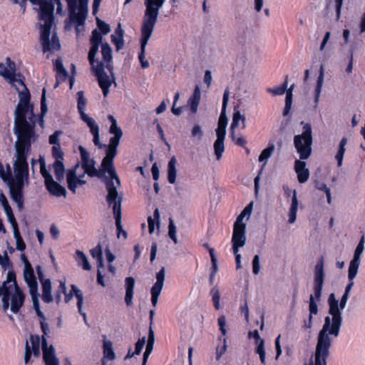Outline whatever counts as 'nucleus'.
Returning <instances> with one entry per match:
<instances>
[{
  "label": "nucleus",
  "instance_id": "f257e3e1",
  "mask_svg": "<svg viewBox=\"0 0 365 365\" xmlns=\"http://www.w3.org/2000/svg\"><path fill=\"white\" fill-rule=\"evenodd\" d=\"M327 302L328 313L331 317H325L322 329L318 334L315 350L316 365H327L331 346L330 336L338 337L343 324L342 312L338 309V299H336L334 293L329 294Z\"/></svg>",
  "mask_w": 365,
  "mask_h": 365
},
{
  "label": "nucleus",
  "instance_id": "f03ea898",
  "mask_svg": "<svg viewBox=\"0 0 365 365\" xmlns=\"http://www.w3.org/2000/svg\"><path fill=\"white\" fill-rule=\"evenodd\" d=\"M36 140H19L15 143L16 160L14 163L15 177L9 176V187L11 197L16 202L18 208L24 207V181L29 180V163L27 157L31 150V145Z\"/></svg>",
  "mask_w": 365,
  "mask_h": 365
},
{
  "label": "nucleus",
  "instance_id": "7ed1b4c3",
  "mask_svg": "<svg viewBox=\"0 0 365 365\" xmlns=\"http://www.w3.org/2000/svg\"><path fill=\"white\" fill-rule=\"evenodd\" d=\"M46 90H42L41 98V113H34V105L18 103L14 111V133L17 139L37 140L36 123L38 120L41 125L44 123L43 117L48 111L46 97Z\"/></svg>",
  "mask_w": 365,
  "mask_h": 365
},
{
  "label": "nucleus",
  "instance_id": "20e7f679",
  "mask_svg": "<svg viewBox=\"0 0 365 365\" xmlns=\"http://www.w3.org/2000/svg\"><path fill=\"white\" fill-rule=\"evenodd\" d=\"M303 125L302 134L294 136V145L299 155V160L294 162V170L297 175V180L299 183H305L309 177V170L306 168L305 160H307L312 151L313 143L312 129L309 123L301 122Z\"/></svg>",
  "mask_w": 365,
  "mask_h": 365
},
{
  "label": "nucleus",
  "instance_id": "39448f33",
  "mask_svg": "<svg viewBox=\"0 0 365 365\" xmlns=\"http://www.w3.org/2000/svg\"><path fill=\"white\" fill-rule=\"evenodd\" d=\"M325 279V272H324V257H321L317 261L314 269V284H313V290L314 295L311 294L309 296V321L307 324L305 322L304 327L307 329H310L312 326V318L313 315H316L318 313V305L317 302L321 301V297L322 294L323 287L324 284Z\"/></svg>",
  "mask_w": 365,
  "mask_h": 365
},
{
  "label": "nucleus",
  "instance_id": "423d86ee",
  "mask_svg": "<svg viewBox=\"0 0 365 365\" xmlns=\"http://www.w3.org/2000/svg\"><path fill=\"white\" fill-rule=\"evenodd\" d=\"M229 94V88H227L223 94L222 111L218 120L217 128L215 130L217 139L214 143L213 147L214 153L217 160L222 158L225 151L224 141L226 135V127L228 123L225 112L228 103Z\"/></svg>",
  "mask_w": 365,
  "mask_h": 365
},
{
  "label": "nucleus",
  "instance_id": "0eeeda50",
  "mask_svg": "<svg viewBox=\"0 0 365 365\" xmlns=\"http://www.w3.org/2000/svg\"><path fill=\"white\" fill-rule=\"evenodd\" d=\"M107 191L106 201L108 205L112 207L113 214L115 221L117 236L120 237V234H122L123 237L126 239L128 234L126 231L123 229L121 224L123 197L118 195L116 187L111 182L107 183Z\"/></svg>",
  "mask_w": 365,
  "mask_h": 365
},
{
  "label": "nucleus",
  "instance_id": "6e6552de",
  "mask_svg": "<svg viewBox=\"0 0 365 365\" xmlns=\"http://www.w3.org/2000/svg\"><path fill=\"white\" fill-rule=\"evenodd\" d=\"M77 108L80 114L81 119L87 124L90 128V132L93 136V142L94 145L98 148H101V145L99 138V126L95 121V120L90 117L85 113V110L87 105V100L84 96V93L82 91L77 92Z\"/></svg>",
  "mask_w": 365,
  "mask_h": 365
},
{
  "label": "nucleus",
  "instance_id": "1a4fd4ad",
  "mask_svg": "<svg viewBox=\"0 0 365 365\" xmlns=\"http://www.w3.org/2000/svg\"><path fill=\"white\" fill-rule=\"evenodd\" d=\"M40 27V42L42 46L43 52H53L61 49V43L56 32L51 35L52 26L53 24H39Z\"/></svg>",
  "mask_w": 365,
  "mask_h": 365
},
{
  "label": "nucleus",
  "instance_id": "9d476101",
  "mask_svg": "<svg viewBox=\"0 0 365 365\" xmlns=\"http://www.w3.org/2000/svg\"><path fill=\"white\" fill-rule=\"evenodd\" d=\"M0 75L9 80V83L13 86H15V83H17L20 86H22L24 88L22 91H19V101L18 103L34 105L31 103V94L24 83V77L20 73H14L10 72L8 68H5L4 72H0Z\"/></svg>",
  "mask_w": 365,
  "mask_h": 365
},
{
  "label": "nucleus",
  "instance_id": "9b49d317",
  "mask_svg": "<svg viewBox=\"0 0 365 365\" xmlns=\"http://www.w3.org/2000/svg\"><path fill=\"white\" fill-rule=\"evenodd\" d=\"M96 65L92 66L93 73L97 78L99 87L101 88L103 96L106 98L109 93V89L112 83H115V78L112 75V78L105 72V65L102 61H96Z\"/></svg>",
  "mask_w": 365,
  "mask_h": 365
},
{
  "label": "nucleus",
  "instance_id": "f8f14e48",
  "mask_svg": "<svg viewBox=\"0 0 365 365\" xmlns=\"http://www.w3.org/2000/svg\"><path fill=\"white\" fill-rule=\"evenodd\" d=\"M78 149L81 154V166L84 170V173L91 178L98 177L102 178L103 171H99L96 168V161L90 158L89 153L81 145L79 146Z\"/></svg>",
  "mask_w": 365,
  "mask_h": 365
},
{
  "label": "nucleus",
  "instance_id": "ddd939ff",
  "mask_svg": "<svg viewBox=\"0 0 365 365\" xmlns=\"http://www.w3.org/2000/svg\"><path fill=\"white\" fill-rule=\"evenodd\" d=\"M51 153L55 161L52 165L56 178L58 181L62 182L64 179L65 175V165L64 153L61 150V145L58 146H53L51 148Z\"/></svg>",
  "mask_w": 365,
  "mask_h": 365
},
{
  "label": "nucleus",
  "instance_id": "4468645a",
  "mask_svg": "<svg viewBox=\"0 0 365 365\" xmlns=\"http://www.w3.org/2000/svg\"><path fill=\"white\" fill-rule=\"evenodd\" d=\"M237 41L241 44V49L245 54L256 53L258 52V46L250 31L240 33Z\"/></svg>",
  "mask_w": 365,
  "mask_h": 365
},
{
  "label": "nucleus",
  "instance_id": "2eb2a0df",
  "mask_svg": "<svg viewBox=\"0 0 365 365\" xmlns=\"http://www.w3.org/2000/svg\"><path fill=\"white\" fill-rule=\"evenodd\" d=\"M113 160L114 159L104 157L101 163V170H99V171H103V177L104 176L106 172H107L109 175V179L108 178H104V182L106 184V188L107 183H108V182H111L114 185L113 180L116 181L118 185L120 184V179L114 167Z\"/></svg>",
  "mask_w": 365,
  "mask_h": 365
},
{
  "label": "nucleus",
  "instance_id": "dca6fc26",
  "mask_svg": "<svg viewBox=\"0 0 365 365\" xmlns=\"http://www.w3.org/2000/svg\"><path fill=\"white\" fill-rule=\"evenodd\" d=\"M165 0H145V5L146 20L143 23H155L159 9L164 4Z\"/></svg>",
  "mask_w": 365,
  "mask_h": 365
},
{
  "label": "nucleus",
  "instance_id": "f3484780",
  "mask_svg": "<svg viewBox=\"0 0 365 365\" xmlns=\"http://www.w3.org/2000/svg\"><path fill=\"white\" fill-rule=\"evenodd\" d=\"M36 270L38 274V277L42 284V300L45 303H50L53 301V297L51 295V282L49 279L44 278V274L41 266H36Z\"/></svg>",
  "mask_w": 365,
  "mask_h": 365
},
{
  "label": "nucleus",
  "instance_id": "a211bd4d",
  "mask_svg": "<svg viewBox=\"0 0 365 365\" xmlns=\"http://www.w3.org/2000/svg\"><path fill=\"white\" fill-rule=\"evenodd\" d=\"M79 167L78 164L75 165L71 168L68 169L66 171V181L68 184V188L73 193L76 192V188L78 186H81L86 184V181L81 178H78L76 171Z\"/></svg>",
  "mask_w": 365,
  "mask_h": 365
},
{
  "label": "nucleus",
  "instance_id": "6ab92c4d",
  "mask_svg": "<svg viewBox=\"0 0 365 365\" xmlns=\"http://www.w3.org/2000/svg\"><path fill=\"white\" fill-rule=\"evenodd\" d=\"M165 269L164 267H163L156 274V282L153 284V286L151 288L150 293H151V303L153 307H155L158 300V297L160 294V292L162 291L164 281H165Z\"/></svg>",
  "mask_w": 365,
  "mask_h": 365
},
{
  "label": "nucleus",
  "instance_id": "aec40b11",
  "mask_svg": "<svg viewBox=\"0 0 365 365\" xmlns=\"http://www.w3.org/2000/svg\"><path fill=\"white\" fill-rule=\"evenodd\" d=\"M39 3L33 4L40 6V16L46 20L44 23H53V11L56 2L48 0H40Z\"/></svg>",
  "mask_w": 365,
  "mask_h": 365
},
{
  "label": "nucleus",
  "instance_id": "412c9836",
  "mask_svg": "<svg viewBox=\"0 0 365 365\" xmlns=\"http://www.w3.org/2000/svg\"><path fill=\"white\" fill-rule=\"evenodd\" d=\"M102 41V34L98 31L97 29H94L92 31V36L91 38V46L88 52V61L91 66H93V63L96 62V56L98 51L99 46Z\"/></svg>",
  "mask_w": 365,
  "mask_h": 365
},
{
  "label": "nucleus",
  "instance_id": "4be33fe9",
  "mask_svg": "<svg viewBox=\"0 0 365 365\" xmlns=\"http://www.w3.org/2000/svg\"><path fill=\"white\" fill-rule=\"evenodd\" d=\"M246 240V226L233 227L232 237V250L236 252L240 247L245 246Z\"/></svg>",
  "mask_w": 365,
  "mask_h": 365
},
{
  "label": "nucleus",
  "instance_id": "5701e85b",
  "mask_svg": "<svg viewBox=\"0 0 365 365\" xmlns=\"http://www.w3.org/2000/svg\"><path fill=\"white\" fill-rule=\"evenodd\" d=\"M64 295H65V302L66 303H68L71 299L73 296L75 295V297L77 298V308H78V312L81 314V315L83 316L85 322H86V314L85 312H83L82 310V307H83V295L82 292L79 289H78V287L76 285L72 284L71 289L70 292L69 293L66 292V294H64Z\"/></svg>",
  "mask_w": 365,
  "mask_h": 365
},
{
  "label": "nucleus",
  "instance_id": "b1692460",
  "mask_svg": "<svg viewBox=\"0 0 365 365\" xmlns=\"http://www.w3.org/2000/svg\"><path fill=\"white\" fill-rule=\"evenodd\" d=\"M364 243H365V236L363 235L359 242L354 250V256L351 260L349 262V267L354 268H359L361 264V257L364 251Z\"/></svg>",
  "mask_w": 365,
  "mask_h": 365
},
{
  "label": "nucleus",
  "instance_id": "393cba45",
  "mask_svg": "<svg viewBox=\"0 0 365 365\" xmlns=\"http://www.w3.org/2000/svg\"><path fill=\"white\" fill-rule=\"evenodd\" d=\"M24 299L25 296L22 290L16 285L14 294L11 297V310L13 313L16 314L19 312L24 304Z\"/></svg>",
  "mask_w": 365,
  "mask_h": 365
},
{
  "label": "nucleus",
  "instance_id": "a878e982",
  "mask_svg": "<svg viewBox=\"0 0 365 365\" xmlns=\"http://www.w3.org/2000/svg\"><path fill=\"white\" fill-rule=\"evenodd\" d=\"M135 281L132 277H128L125 279V302L128 307H130L133 304V298L134 294Z\"/></svg>",
  "mask_w": 365,
  "mask_h": 365
},
{
  "label": "nucleus",
  "instance_id": "bb28decb",
  "mask_svg": "<svg viewBox=\"0 0 365 365\" xmlns=\"http://www.w3.org/2000/svg\"><path fill=\"white\" fill-rule=\"evenodd\" d=\"M45 186L48 192L53 196L66 197V188L61 185L58 182L55 181L53 179L46 183Z\"/></svg>",
  "mask_w": 365,
  "mask_h": 365
},
{
  "label": "nucleus",
  "instance_id": "cd10ccee",
  "mask_svg": "<svg viewBox=\"0 0 365 365\" xmlns=\"http://www.w3.org/2000/svg\"><path fill=\"white\" fill-rule=\"evenodd\" d=\"M324 65L322 63L319 68V76L317 81V85L314 89V103L317 106L319 102V98L322 90L324 80Z\"/></svg>",
  "mask_w": 365,
  "mask_h": 365
},
{
  "label": "nucleus",
  "instance_id": "c85d7f7f",
  "mask_svg": "<svg viewBox=\"0 0 365 365\" xmlns=\"http://www.w3.org/2000/svg\"><path fill=\"white\" fill-rule=\"evenodd\" d=\"M124 31L121 27V24H118L113 34L111 35V41L115 46L116 50L119 51L124 46Z\"/></svg>",
  "mask_w": 365,
  "mask_h": 365
},
{
  "label": "nucleus",
  "instance_id": "c756f323",
  "mask_svg": "<svg viewBox=\"0 0 365 365\" xmlns=\"http://www.w3.org/2000/svg\"><path fill=\"white\" fill-rule=\"evenodd\" d=\"M43 361L46 365H59L53 347L43 348Z\"/></svg>",
  "mask_w": 365,
  "mask_h": 365
},
{
  "label": "nucleus",
  "instance_id": "7c9ffc66",
  "mask_svg": "<svg viewBox=\"0 0 365 365\" xmlns=\"http://www.w3.org/2000/svg\"><path fill=\"white\" fill-rule=\"evenodd\" d=\"M200 101V90L199 86H196L192 95L188 100L190 110L192 113H195Z\"/></svg>",
  "mask_w": 365,
  "mask_h": 365
},
{
  "label": "nucleus",
  "instance_id": "2f4dec72",
  "mask_svg": "<svg viewBox=\"0 0 365 365\" xmlns=\"http://www.w3.org/2000/svg\"><path fill=\"white\" fill-rule=\"evenodd\" d=\"M101 54L103 61L107 63L106 67L112 72L113 66L110 64L112 61V50L110 46L107 43L101 44Z\"/></svg>",
  "mask_w": 365,
  "mask_h": 365
},
{
  "label": "nucleus",
  "instance_id": "473e14b6",
  "mask_svg": "<svg viewBox=\"0 0 365 365\" xmlns=\"http://www.w3.org/2000/svg\"><path fill=\"white\" fill-rule=\"evenodd\" d=\"M155 24H143L141 28L140 46H146L150 38Z\"/></svg>",
  "mask_w": 365,
  "mask_h": 365
},
{
  "label": "nucleus",
  "instance_id": "72a5a7b5",
  "mask_svg": "<svg viewBox=\"0 0 365 365\" xmlns=\"http://www.w3.org/2000/svg\"><path fill=\"white\" fill-rule=\"evenodd\" d=\"M298 210V200L297 197V191L294 190L293 196L292 197V204L289 212V222L293 224L297 220V212Z\"/></svg>",
  "mask_w": 365,
  "mask_h": 365
},
{
  "label": "nucleus",
  "instance_id": "f704fd0d",
  "mask_svg": "<svg viewBox=\"0 0 365 365\" xmlns=\"http://www.w3.org/2000/svg\"><path fill=\"white\" fill-rule=\"evenodd\" d=\"M242 123V128H245V115H242L240 111L235 108L232 117V122L231 123L230 129L232 131L239 126L240 121Z\"/></svg>",
  "mask_w": 365,
  "mask_h": 365
},
{
  "label": "nucleus",
  "instance_id": "c9c22d12",
  "mask_svg": "<svg viewBox=\"0 0 365 365\" xmlns=\"http://www.w3.org/2000/svg\"><path fill=\"white\" fill-rule=\"evenodd\" d=\"M76 260L78 262V264L84 270L89 271L91 269V266L88 260L86 255L81 250H77L76 251Z\"/></svg>",
  "mask_w": 365,
  "mask_h": 365
},
{
  "label": "nucleus",
  "instance_id": "e433bc0d",
  "mask_svg": "<svg viewBox=\"0 0 365 365\" xmlns=\"http://www.w3.org/2000/svg\"><path fill=\"white\" fill-rule=\"evenodd\" d=\"M359 269L350 267L348 269V280L349 283L346 284L344 290V293H346L350 295V292L354 285V279L356 278Z\"/></svg>",
  "mask_w": 365,
  "mask_h": 365
},
{
  "label": "nucleus",
  "instance_id": "4c0bfd02",
  "mask_svg": "<svg viewBox=\"0 0 365 365\" xmlns=\"http://www.w3.org/2000/svg\"><path fill=\"white\" fill-rule=\"evenodd\" d=\"M176 160L173 157L168 163V180L170 184H174L176 180L177 170L175 168Z\"/></svg>",
  "mask_w": 365,
  "mask_h": 365
},
{
  "label": "nucleus",
  "instance_id": "58836bf2",
  "mask_svg": "<svg viewBox=\"0 0 365 365\" xmlns=\"http://www.w3.org/2000/svg\"><path fill=\"white\" fill-rule=\"evenodd\" d=\"M208 252L211 258L212 268L210 274V282L213 283L215 274L218 271L217 259L215 254V250L213 248H208Z\"/></svg>",
  "mask_w": 365,
  "mask_h": 365
},
{
  "label": "nucleus",
  "instance_id": "ea45409f",
  "mask_svg": "<svg viewBox=\"0 0 365 365\" xmlns=\"http://www.w3.org/2000/svg\"><path fill=\"white\" fill-rule=\"evenodd\" d=\"M347 143V138H342L339 143V150L338 152L335 156V158L337 161V166L341 167L342 165L344 153L346 151L345 146Z\"/></svg>",
  "mask_w": 365,
  "mask_h": 365
},
{
  "label": "nucleus",
  "instance_id": "a19ab883",
  "mask_svg": "<svg viewBox=\"0 0 365 365\" xmlns=\"http://www.w3.org/2000/svg\"><path fill=\"white\" fill-rule=\"evenodd\" d=\"M90 252L92 257L96 259L98 267H103V257L101 246L98 245L91 250Z\"/></svg>",
  "mask_w": 365,
  "mask_h": 365
},
{
  "label": "nucleus",
  "instance_id": "79ce46f5",
  "mask_svg": "<svg viewBox=\"0 0 365 365\" xmlns=\"http://www.w3.org/2000/svg\"><path fill=\"white\" fill-rule=\"evenodd\" d=\"M274 149L275 145L274 143L269 142L268 146L261 152L259 156V161L263 162L267 160L272 156Z\"/></svg>",
  "mask_w": 365,
  "mask_h": 365
},
{
  "label": "nucleus",
  "instance_id": "37998d69",
  "mask_svg": "<svg viewBox=\"0 0 365 365\" xmlns=\"http://www.w3.org/2000/svg\"><path fill=\"white\" fill-rule=\"evenodd\" d=\"M221 195L220 190L217 187H213L210 191V210H212L220 202Z\"/></svg>",
  "mask_w": 365,
  "mask_h": 365
},
{
  "label": "nucleus",
  "instance_id": "c03bdc74",
  "mask_svg": "<svg viewBox=\"0 0 365 365\" xmlns=\"http://www.w3.org/2000/svg\"><path fill=\"white\" fill-rule=\"evenodd\" d=\"M103 355L109 360H113L115 358V354L113 349L112 342L104 341L103 342Z\"/></svg>",
  "mask_w": 365,
  "mask_h": 365
},
{
  "label": "nucleus",
  "instance_id": "a18cd8bd",
  "mask_svg": "<svg viewBox=\"0 0 365 365\" xmlns=\"http://www.w3.org/2000/svg\"><path fill=\"white\" fill-rule=\"evenodd\" d=\"M288 85V76L286 77L284 82L279 86L276 88H267V92L272 94L273 96H282L283 95L287 88Z\"/></svg>",
  "mask_w": 365,
  "mask_h": 365
},
{
  "label": "nucleus",
  "instance_id": "49530a36",
  "mask_svg": "<svg viewBox=\"0 0 365 365\" xmlns=\"http://www.w3.org/2000/svg\"><path fill=\"white\" fill-rule=\"evenodd\" d=\"M108 119L110 121L111 125L109 129V132L114 135H123L122 130L118 126L115 118L112 115H108Z\"/></svg>",
  "mask_w": 365,
  "mask_h": 365
},
{
  "label": "nucleus",
  "instance_id": "de8ad7c7",
  "mask_svg": "<svg viewBox=\"0 0 365 365\" xmlns=\"http://www.w3.org/2000/svg\"><path fill=\"white\" fill-rule=\"evenodd\" d=\"M24 277L27 284H30L31 282H37L32 266L24 268Z\"/></svg>",
  "mask_w": 365,
  "mask_h": 365
},
{
  "label": "nucleus",
  "instance_id": "09e8293b",
  "mask_svg": "<svg viewBox=\"0 0 365 365\" xmlns=\"http://www.w3.org/2000/svg\"><path fill=\"white\" fill-rule=\"evenodd\" d=\"M14 235L16 239V249L21 252L24 251L26 249V244H25L23 238L21 237V235L20 234L19 229L16 228L15 230H14Z\"/></svg>",
  "mask_w": 365,
  "mask_h": 365
},
{
  "label": "nucleus",
  "instance_id": "8fccbe9b",
  "mask_svg": "<svg viewBox=\"0 0 365 365\" xmlns=\"http://www.w3.org/2000/svg\"><path fill=\"white\" fill-rule=\"evenodd\" d=\"M40 164H41L40 172H41V175L44 178V183L46 184L48 182L52 180L53 178L51 174L47 170L43 159H41Z\"/></svg>",
  "mask_w": 365,
  "mask_h": 365
},
{
  "label": "nucleus",
  "instance_id": "3c124183",
  "mask_svg": "<svg viewBox=\"0 0 365 365\" xmlns=\"http://www.w3.org/2000/svg\"><path fill=\"white\" fill-rule=\"evenodd\" d=\"M32 351L35 356H39L40 354V338L38 336L31 335L30 337Z\"/></svg>",
  "mask_w": 365,
  "mask_h": 365
},
{
  "label": "nucleus",
  "instance_id": "603ef678",
  "mask_svg": "<svg viewBox=\"0 0 365 365\" xmlns=\"http://www.w3.org/2000/svg\"><path fill=\"white\" fill-rule=\"evenodd\" d=\"M4 211L7 215L8 221L11 223L13 227V230H15L16 228L19 229L17 222L16 220L11 206L9 205V207L4 208Z\"/></svg>",
  "mask_w": 365,
  "mask_h": 365
},
{
  "label": "nucleus",
  "instance_id": "864d4df0",
  "mask_svg": "<svg viewBox=\"0 0 365 365\" xmlns=\"http://www.w3.org/2000/svg\"><path fill=\"white\" fill-rule=\"evenodd\" d=\"M210 295L212 296V300L213 302L214 307L216 309H220V294L219 289L216 287H214L210 291Z\"/></svg>",
  "mask_w": 365,
  "mask_h": 365
},
{
  "label": "nucleus",
  "instance_id": "5fc2aeb1",
  "mask_svg": "<svg viewBox=\"0 0 365 365\" xmlns=\"http://www.w3.org/2000/svg\"><path fill=\"white\" fill-rule=\"evenodd\" d=\"M146 46H140V52L138 54V59L143 68H148L150 66L149 62L145 60Z\"/></svg>",
  "mask_w": 365,
  "mask_h": 365
},
{
  "label": "nucleus",
  "instance_id": "6e6d98bb",
  "mask_svg": "<svg viewBox=\"0 0 365 365\" xmlns=\"http://www.w3.org/2000/svg\"><path fill=\"white\" fill-rule=\"evenodd\" d=\"M8 170L6 172L3 164L0 162V178L5 182L9 186V176L11 177V169L9 165H7Z\"/></svg>",
  "mask_w": 365,
  "mask_h": 365
},
{
  "label": "nucleus",
  "instance_id": "4d7b16f0",
  "mask_svg": "<svg viewBox=\"0 0 365 365\" xmlns=\"http://www.w3.org/2000/svg\"><path fill=\"white\" fill-rule=\"evenodd\" d=\"M155 341V336L154 332L151 328H150L149 333H148V343L146 345L145 351L149 352L150 354L153 351V344Z\"/></svg>",
  "mask_w": 365,
  "mask_h": 365
},
{
  "label": "nucleus",
  "instance_id": "13d9d810",
  "mask_svg": "<svg viewBox=\"0 0 365 365\" xmlns=\"http://www.w3.org/2000/svg\"><path fill=\"white\" fill-rule=\"evenodd\" d=\"M168 235L169 237L173 240L175 244L178 243V239L176 236V227L172 220H170L168 225Z\"/></svg>",
  "mask_w": 365,
  "mask_h": 365
},
{
  "label": "nucleus",
  "instance_id": "bf43d9fd",
  "mask_svg": "<svg viewBox=\"0 0 365 365\" xmlns=\"http://www.w3.org/2000/svg\"><path fill=\"white\" fill-rule=\"evenodd\" d=\"M191 137L197 140H202L203 137V131L199 125H195L191 131Z\"/></svg>",
  "mask_w": 365,
  "mask_h": 365
},
{
  "label": "nucleus",
  "instance_id": "052dcab7",
  "mask_svg": "<svg viewBox=\"0 0 365 365\" xmlns=\"http://www.w3.org/2000/svg\"><path fill=\"white\" fill-rule=\"evenodd\" d=\"M252 264L253 274H258L261 268L259 263V256L258 255L254 256Z\"/></svg>",
  "mask_w": 365,
  "mask_h": 365
},
{
  "label": "nucleus",
  "instance_id": "680f3d73",
  "mask_svg": "<svg viewBox=\"0 0 365 365\" xmlns=\"http://www.w3.org/2000/svg\"><path fill=\"white\" fill-rule=\"evenodd\" d=\"M102 145H103V146L101 148L106 147L105 157L114 159L118 153L117 148H115L114 147H111L110 145L106 146V145H103V144H102Z\"/></svg>",
  "mask_w": 365,
  "mask_h": 365
},
{
  "label": "nucleus",
  "instance_id": "e2e57ef3",
  "mask_svg": "<svg viewBox=\"0 0 365 365\" xmlns=\"http://www.w3.org/2000/svg\"><path fill=\"white\" fill-rule=\"evenodd\" d=\"M28 287L29 288V292L32 298H38L39 296L38 294V282H31V284H28Z\"/></svg>",
  "mask_w": 365,
  "mask_h": 365
},
{
  "label": "nucleus",
  "instance_id": "0e129e2a",
  "mask_svg": "<svg viewBox=\"0 0 365 365\" xmlns=\"http://www.w3.org/2000/svg\"><path fill=\"white\" fill-rule=\"evenodd\" d=\"M32 302H33V306L36 312V314L41 319H45V316H44L43 313L41 311V309H40L38 297V298H32Z\"/></svg>",
  "mask_w": 365,
  "mask_h": 365
},
{
  "label": "nucleus",
  "instance_id": "69168bd1",
  "mask_svg": "<svg viewBox=\"0 0 365 365\" xmlns=\"http://www.w3.org/2000/svg\"><path fill=\"white\" fill-rule=\"evenodd\" d=\"M61 133L60 130H56L53 134L51 135L48 138V142L53 146H58L60 145L58 136Z\"/></svg>",
  "mask_w": 365,
  "mask_h": 365
},
{
  "label": "nucleus",
  "instance_id": "338daca9",
  "mask_svg": "<svg viewBox=\"0 0 365 365\" xmlns=\"http://www.w3.org/2000/svg\"><path fill=\"white\" fill-rule=\"evenodd\" d=\"M349 297V294L344 292L340 301H338V309L340 312H341L342 310L345 309Z\"/></svg>",
  "mask_w": 365,
  "mask_h": 365
},
{
  "label": "nucleus",
  "instance_id": "774afa93",
  "mask_svg": "<svg viewBox=\"0 0 365 365\" xmlns=\"http://www.w3.org/2000/svg\"><path fill=\"white\" fill-rule=\"evenodd\" d=\"M146 339L145 337H142L138 340L135 346V353L138 355L141 353L144 345L145 344Z\"/></svg>",
  "mask_w": 365,
  "mask_h": 365
}]
</instances>
